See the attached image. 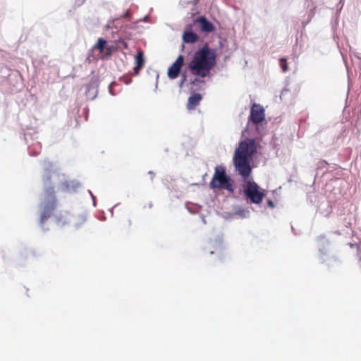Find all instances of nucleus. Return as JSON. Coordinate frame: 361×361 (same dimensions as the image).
<instances>
[{
  "instance_id": "f257e3e1",
  "label": "nucleus",
  "mask_w": 361,
  "mask_h": 361,
  "mask_svg": "<svg viewBox=\"0 0 361 361\" xmlns=\"http://www.w3.org/2000/svg\"><path fill=\"white\" fill-rule=\"evenodd\" d=\"M215 64V51L205 44L195 53L192 59L188 64V68L192 74L205 78L209 75Z\"/></svg>"
},
{
  "instance_id": "f03ea898",
  "label": "nucleus",
  "mask_w": 361,
  "mask_h": 361,
  "mask_svg": "<svg viewBox=\"0 0 361 361\" xmlns=\"http://www.w3.org/2000/svg\"><path fill=\"white\" fill-rule=\"evenodd\" d=\"M255 151L256 147L253 140L240 142L238 147L235 149L233 164L236 171L245 179L250 175L251 167L250 161Z\"/></svg>"
},
{
  "instance_id": "7ed1b4c3",
  "label": "nucleus",
  "mask_w": 361,
  "mask_h": 361,
  "mask_svg": "<svg viewBox=\"0 0 361 361\" xmlns=\"http://www.w3.org/2000/svg\"><path fill=\"white\" fill-rule=\"evenodd\" d=\"M43 181L46 188L44 192V198L40 203L41 214L39 224L42 227L44 226L46 221L53 214L58 204L54 188L53 186H48L51 182L50 173L44 176Z\"/></svg>"
},
{
  "instance_id": "20e7f679",
  "label": "nucleus",
  "mask_w": 361,
  "mask_h": 361,
  "mask_svg": "<svg viewBox=\"0 0 361 361\" xmlns=\"http://www.w3.org/2000/svg\"><path fill=\"white\" fill-rule=\"evenodd\" d=\"M212 189H224L229 192H233V180L226 174V169L223 166L215 167L214 173L209 183Z\"/></svg>"
},
{
  "instance_id": "39448f33",
  "label": "nucleus",
  "mask_w": 361,
  "mask_h": 361,
  "mask_svg": "<svg viewBox=\"0 0 361 361\" xmlns=\"http://www.w3.org/2000/svg\"><path fill=\"white\" fill-rule=\"evenodd\" d=\"M244 193L251 202L259 204L262 202L264 193L254 181H247L244 187Z\"/></svg>"
},
{
  "instance_id": "423d86ee",
  "label": "nucleus",
  "mask_w": 361,
  "mask_h": 361,
  "mask_svg": "<svg viewBox=\"0 0 361 361\" xmlns=\"http://www.w3.org/2000/svg\"><path fill=\"white\" fill-rule=\"evenodd\" d=\"M265 119V110L262 106L254 103L250 109L249 121L257 125L263 122Z\"/></svg>"
},
{
  "instance_id": "0eeeda50",
  "label": "nucleus",
  "mask_w": 361,
  "mask_h": 361,
  "mask_svg": "<svg viewBox=\"0 0 361 361\" xmlns=\"http://www.w3.org/2000/svg\"><path fill=\"white\" fill-rule=\"evenodd\" d=\"M184 63V57L178 56L176 60L171 64L167 71V75L170 79H176L178 77L181 68Z\"/></svg>"
},
{
  "instance_id": "6e6552de",
  "label": "nucleus",
  "mask_w": 361,
  "mask_h": 361,
  "mask_svg": "<svg viewBox=\"0 0 361 361\" xmlns=\"http://www.w3.org/2000/svg\"><path fill=\"white\" fill-rule=\"evenodd\" d=\"M202 32L210 33L215 30V26L205 16H199L195 20Z\"/></svg>"
},
{
  "instance_id": "1a4fd4ad",
  "label": "nucleus",
  "mask_w": 361,
  "mask_h": 361,
  "mask_svg": "<svg viewBox=\"0 0 361 361\" xmlns=\"http://www.w3.org/2000/svg\"><path fill=\"white\" fill-rule=\"evenodd\" d=\"M192 26L188 25L183 33V40L186 44H194L198 40V35L192 32Z\"/></svg>"
},
{
  "instance_id": "9d476101",
  "label": "nucleus",
  "mask_w": 361,
  "mask_h": 361,
  "mask_svg": "<svg viewBox=\"0 0 361 361\" xmlns=\"http://www.w3.org/2000/svg\"><path fill=\"white\" fill-rule=\"evenodd\" d=\"M202 99L200 93H193L188 99L187 109L188 110L195 109L200 103Z\"/></svg>"
},
{
  "instance_id": "9b49d317",
  "label": "nucleus",
  "mask_w": 361,
  "mask_h": 361,
  "mask_svg": "<svg viewBox=\"0 0 361 361\" xmlns=\"http://www.w3.org/2000/svg\"><path fill=\"white\" fill-rule=\"evenodd\" d=\"M135 66L134 67L135 75H138L140 70L143 68L145 65L144 54L142 51H138L135 57Z\"/></svg>"
},
{
  "instance_id": "f8f14e48",
  "label": "nucleus",
  "mask_w": 361,
  "mask_h": 361,
  "mask_svg": "<svg viewBox=\"0 0 361 361\" xmlns=\"http://www.w3.org/2000/svg\"><path fill=\"white\" fill-rule=\"evenodd\" d=\"M106 41L102 38H99L97 43L94 45V48L98 49L101 53L104 52Z\"/></svg>"
},
{
  "instance_id": "ddd939ff",
  "label": "nucleus",
  "mask_w": 361,
  "mask_h": 361,
  "mask_svg": "<svg viewBox=\"0 0 361 361\" xmlns=\"http://www.w3.org/2000/svg\"><path fill=\"white\" fill-rule=\"evenodd\" d=\"M280 66L283 72H286L288 70V63L286 58H281L280 59Z\"/></svg>"
},
{
  "instance_id": "4468645a",
  "label": "nucleus",
  "mask_w": 361,
  "mask_h": 361,
  "mask_svg": "<svg viewBox=\"0 0 361 361\" xmlns=\"http://www.w3.org/2000/svg\"><path fill=\"white\" fill-rule=\"evenodd\" d=\"M348 245H349V246L351 248L355 249L357 253L360 252V246H359L358 244H357V243H349Z\"/></svg>"
},
{
  "instance_id": "2eb2a0df",
  "label": "nucleus",
  "mask_w": 361,
  "mask_h": 361,
  "mask_svg": "<svg viewBox=\"0 0 361 361\" xmlns=\"http://www.w3.org/2000/svg\"><path fill=\"white\" fill-rule=\"evenodd\" d=\"M122 80H123V82L128 85L129 83L131 82L132 80L130 79V78H129L128 76H124L122 78Z\"/></svg>"
},
{
  "instance_id": "dca6fc26",
  "label": "nucleus",
  "mask_w": 361,
  "mask_h": 361,
  "mask_svg": "<svg viewBox=\"0 0 361 361\" xmlns=\"http://www.w3.org/2000/svg\"><path fill=\"white\" fill-rule=\"evenodd\" d=\"M268 205L270 207H274V204L273 203L272 201L269 200L268 201Z\"/></svg>"
},
{
  "instance_id": "f3484780",
  "label": "nucleus",
  "mask_w": 361,
  "mask_h": 361,
  "mask_svg": "<svg viewBox=\"0 0 361 361\" xmlns=\"http://www.w3.org/2000/svg\"><path fill=\"white\" fill-rule=\"evenodd\" d=\"M126 224H127V226H130V224H131V221H130V220L128 219V220L126 221Z\"/></svg>"
},
{
  "instance_id": "a211bd4d",
  "label": "nucleus",
  "mask_w": 361,
  "mask_h": 361,
  "mask_svg": "<svg viewBox=\"0 0 361 361\" xmlns=\"http://www.w3.org/2000/svg\"><path fill=\"white\" fill-rule=\"evenodd\" d=\"M152 207V204L151 202L149 203V207L151 208Z\"/></svg>"
}]
</instances>
